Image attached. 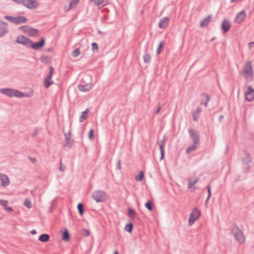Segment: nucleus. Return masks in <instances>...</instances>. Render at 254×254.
Listing matches in <instances>:
<instances>
[{
	"instance_id": "1",
	"label": "nucleus",
	"mask_w": 254,
	"mask_h": 254,
	"mask_svg": "<svg viewBox=\"0 0 254 254\" xmlns=\"http://www.w3.org/2000/svg\"><path fill=\"white\" fill-rule=\"evenodd\" d=\"M15 42L21 44L27 48L38 50L44 46L45 39L42 37L39 41L33 42L28 38L24 35H20L17 37Z\"/></svg>"
},
{
	"instance_id": "2",
	"label": "nucleus",
	"mask_w": 254,
	"mask_h": 254,
	"mask_svg": "<svg viewBox=\"0 0 254 254\" xmlns=\"http://www.w3.org/2000/svg\"><path fill=\"white\" fill-rule=\"evenodd\" d=\"M230 230L236 241L242 245L245 243V236L242 231L238 227L236 224L234 223L230 227Z\"/></svg>"
},
{
	"instance_id": "3",
	"label": "nucleus",
	"mask_w": 254,
	"mask_h": 254,
	"mask_svg": "<svg viewBox=\"0 0 254 254\" xmlns=\"http://www.w3.org/2000/svg\"><path fill=\"white\" fill-rule=\"evenodd\" d=\"M92 197L96 202H104L107 198L106 193L102 190H95L92 193Z\"/></svg>"
},
{
	"instance_id": "4",
	"label": "nucleus",
	"mask_w": 254,
	"mask_h": 254,
	"mask_svg": "<svg viewBox=\"0 0 254 254\" xmlns=\"http://www.w3.org/2000/svg\"><path fill=\"white\" fill-rule=\"evenodd\" d=\"M54 70V68L52 66L49 67V73L44 80V86L46 88H49L51 85L54 84V82L51 79Z\"/></svg>"
},
{
	"instance_id": "5",
	"label": "nucleus",
	"mask_w": 254,
	"mask_h": 254,
	"mask_svg": "<svg viewBox=\"0 0 254 254\" xmlns=\"http://www.w3.org/2000/svg\"><path fill=\"white\" fill-rule=\"evenodd\" d=\"M245 155L246 156L245 157H243L241 159L243 164L246 166L243 167L244 171L247 173L249 172V170L251 168V166L249 165L252 162V158L250 156V153L247 152L246 150H244Z\"/></svg>"
},
{
	"instance_id": "6",
	"label": "nucleus",
	"mask_w": 254,
	"mask_h": 254,
	"mask_svg": "<svg viewBox=\"0 0 254 254\" xmlns=\"http://www.w3.org/2000/svg\"><path fill=\"white\" fill-rule=\"evenodd\" d=\"M200 215V211L197 208H193L189 218V225H192L196 220L199 219Z\"/></svg>"
},
{
	"instance_id": "7",
	"label": "nucleus",
	"mask_w": 254,
	"mask_h": 254,
	"mask_svg": "<svg viewBox=\"0 0 254 254\" xmlns=\"http://www.w3.org/2000/svg\"><path fill=\"white\" fill-rule=\"evenodd\" d=\"M243 75L246 78L252 77L253 76V66L251 61H249L246 63L243 71Z\"/></svg>"
},
{
	"instance_id": "8",
	"label": "nucleus",
	"mask_w": 254,
	"mask_h": 254,
	"mask_svg": "<svg viewBox=\"0 0 254 254\" xmlns=\"http://www.w3.org/2000/svg\"><path fill=\"white\" fill-rule=\"evenodd\" d=\"M21 3L27 8L30 9L36 8L39 5L36 0H22Z\"/></svg>"
},
{
	"instance_id": "9",
	"label": "nucleus",
	"mask_w": 254,
	"mask_h": 254,
	"mask_svg": "<svg viewBox=\"0 0 254 254\" xmlns=\"http://www.w3.org/2000/svg\"><path fill=\"white\" fill-rule=\"evenodd\" d=\"M188 131L190 137L193 140V142L195 144H198L200 141V138L198 132L192 128H189Z\"/></svg>"
},
{
	"instance_id": "10",
	"label": "nucleus",
	"mask_w": 254,
	"mask_h": 254,
	"mask_svg": "<svg viewBox=\"0 0 254 254\" xmlns=\"http://www.w3.org/2000/svg\"><path fill=\"white\" fill-rule=\"evenodd\" d=\"M8 32V24L7 22L0 20V38L4 37Z\"/></svg>"
},
{
	"instance_id": "11",
	"label": "nucleus",
	"mask_w": 254,
	"mask_h": 254,
	"mask_svg": "<svg viewBox=\"0 0 254 254\" xmlns=\"http://www.w3.org/2000/svg\"><path fill=\"white\" fill-rule=\"evenodd\" d=\"M246 100L249 102H252L254 100V89L252 86L248 87V90L245 93Z\"/></svg>"
},
{
	"instance_id": "12",
	"label": "nucleus",
	"mask_w": 254,
	"mask_h": 254,
	"mask_svg": "<svg viewBox=\"0 0 254 254\" xmlns=\"http://www.w3.org/2000/svg\"><path fill=\"white\" fill-rule=\"evenodd\" d=\"M231 27V24L230 21L226 18L224 19L221 26V28L223 33H227L230 30Z\"/></svg>"
},
{
	"instance_id": "13",
	"label": "nucleus",
	"mask_w": 254,
	"mask_h": 254,
	"mask_svg": "<svg viewBox=\"0 0 254 254\" xmlns=\"http://www.w3.org/2000/svg\"><path fill=\"white\" fill-rule=\"evenodd\" d=\"M0 180L1 181V186L6 187L10 184V180L7 175L1 173L0 175Z\"/></svg>"
},
{
	"instance_id": "14",
	"label": "nucleus",
	"mask_w": 254,
	"mask_h": 254,
	"mask_svg": "<svg viewBox=\"0 0 254 254\" xmlns=\"http://www.w3.org/2000/svg\"><path fill=\"white\" fill-rule=\"evenodd\" d=\"M166 140L165 136H164L162 140L159 142V146L160 150V160L163 159L165 156L164 146Z\"/></svg>"
},
{
	"instance_id": "15",
	"label": "nucleus",
	"mask_w": 254,
	"mask_h": 254,
	"mask_svg": "<svg viewBox=\"0 0 254 254\" xmlns=\"http://www.w3.org/2000/svg\"><path fill=\"white\" fill-rule=\"evenodd\" d=\"M246 16L245 10H242L237 13L235 21L236 23H241L244 20Z\"/></svg>"
},
{
	"instance_id": "16",
	"label": "nucleus",
	"mask_w": 254,
	"mask_h": 254,
	"mask_svg": "<svg viewBox=\"0 0 254 254\" xmlns=\"http://www.w3.org/2000/svg\"><path fill=\"white\" fill-rule=\"evenodd\" d=\"M201 96L203 97L200 102V104L204 105L205 107L207 106L208 102L210 101L211 97L207 93H202L201 94Z\"/></svg>"
},
{
	"instance_id": "17",
	"label": "nucleus",
	"mask_w": 254,
	"mask_h": 254,
	"mask_svg": "<svg viewBox=\"0 0 254 254\" xmlns=\"http://www.w3.org/2000/svg\"><path fill=\"white\" fill-rule=\"evenodd\" d=\"M0 92L9 97H13V89L11 88H2L0 89Z\"/></svg>"
},
{
	"instance_id": "18",
	"label": "nucleus",
	"mask_w": 254,
	"mask_h": 254,
	"mask_svg": "<svg viewBox=\"0 0 254 254\" xmlns=\"http://www.w3.org/2000/svg\"><path fill=\"white\" fill-rule=\"evenodd\" d=\"M212 18V16L211 15H209L207 17H205L200 23L199 26L200 27L203 28L206 27L208 25L210 20Z\"/></svg>"
},
{
	"instance_id": "19",
	"label": "nucleus",
	"mask_w": 254,
	"mask_h": 254,
	"mask_svg": "<svg viewBox=\"0 0 254 254\" xmlns=\"http://www.w3.org/2000/svg\"><path fill=\"white\" fill-rule=\"evenodd\" d=\"M169 22V18L167 17H164L161 18L158 23V26L160 28H165L167 27Z\"/></svg>"
},
{
	"instance_id": "20",
	"label": "nucleus",
	"mask_w": 254,
	"mask_h": 254,
	"mask_svg": "<svg viewBox=\"0 0 254 254\" xmlns=\"http://www.w3.org/2000/svg\"><path fill=\"white\" fill-rule=\"evenodd\" d=\"M69 3L68 7L66 8L65 6L64 7V9L65 11H68L71 9L74 8L77 4L79 2V0H69Z\"/></svg>"
},
{
	"instance_id": "21",
	"label": "nucleus",
	"mask_w": 254,
	"mask_h": 254,
	"mask_svg": "<svg viewBox=\"0 0 254 254\" xmlns=\"http://www.w3.org/2000/svg\"><path fill=\"white\" fill-rule=\"evenodd\" d=\"M74 143V140L71 138L66 137L64 139V141L63 143V145L64 147H67L69 148H71L72 147L73 144Z\"/></svg>"
},
{
	"instance_id": "22",
	"label": "nucleus",
	"mask_w": 254,
	"mask_h": 254,
	"mask_svg": "<svg viewBox=\"0 0 254 254\" xmlns=\"http://www.w3.org/2000/svg\"><path fill=\"white\" fill-rule=\"evenodd\" d=\"M92 88V85L90 84H86L84 85H78V89L81 92H86L89 91Z\"/></svg>"
},
{
	"instance_id": "23",
	"label": "nucleus",
	"mask_w": 254,
	"mask_h": 254,
	"mask_svg": "<svg viewBox=\"0 0 254 254\" xmlns=\"http://www.w3.org/2000/svg\"><path fill=\"white\" fill-rule=\"evenodd\" d=\"M27 21V18L22 16L15 17V24L19 25L21 23H25Z\"/></svg>"
},
{
	"instance_id": "24",
	"label": "nucleus",
	"mask_w": 254,
	"mask_h": 254,
	"mask_svg": "<svg viewBox=\"0 0 254 254\" xmlns=\"http://www.w3.org/2000/svg\"><path fill=\"white\" fill-rule=\"evenodd\" d=\"M13 97L22 98L24 97H30L27 94H25L18 90L13 89Z\"/></svg>"
},
{
	"instance_id": "25",
	"label": "nucleus",
	"mask_w": 254,
	"mask_h": 254,
	"mask_svg": "<svg viewBox=\"0 0 254 254\" xmlns=\"http://www.w3.org/2000/svg\"><path fill=\"white\" fill-rule=\"evenodd\" d=\"M70 236L67 229L64 228V231L62 233V239L65 242L70 240Z\"/></svg>"
},
{
	"instance_id": "26",
	"label": "nucleus",
	"mask_w": 254,
	"mask_h": 254,
	"mask_svg": "<svg viewBox=\"0 0 254 254\" xmlns=\"http://www.w3.org/2000/svg\"><path fill=\"white\" fill-rule=\"evenodd\" d=\"M202 108L201 107H197L196 110L192 113V120L196 121L198 119V115L201 112Z\"/></svg>"
},
{
	"instance_id": "27",
	"label": "nucleus",
	"mask_w": 254,
	"mask_h": 254,
	"mask_svg": "<svg viewBox=\"0 0 254 254\" xmlns=\"http://www.w3.org/2000/svg\"><path fill=\"white\" fill-rule=\"evenodd\" d=\"M50 236L47 234H42L39 237L38 240L41 242L45 243L49 241Z\"/></svg>"
},
{
	"instance_id": "28",
	"label": "nucleus",
	"mask_w": 254,
	"mask_h": 254,
	"mask_svg": "<svg viewBox=\"0 0 254 254\" xmlns=\"http://www.w3.org/2000/svg\"><path fill=\"white\" fill-rule=\"evenodd\" d=\"M29 31V32H28L27 35L30 37L35 36L37 35L39 33V30L38 29H35L32 27H30Z\"/></svg>"
},
{
	"instance_id": "29",
	"label": "nucleus",
	"mask_w": 254,
	"mask_h": 254,
	"mask_svg": "<svg viewBox=\"0 0 254 254\" xmlns=\"http://www.w3.org/2000/svg\"><path fill=\"white\" fill-rule=\"evenodd\" d=\"M89 112L88 109L81 113V115L79 117V122H82L84 120H86L88 116V113Z\"/></svg>"
},
{
	"instance_id": "30",
	"label": "nucleus",
	"mask_w": 254,
	"mask_h": 254,
	"mask_svg": "<svg viewBox=\"0 0 254 254\" xmlns=\"http://www.w3.org/2000/svg\"><path fill=\"white\" fill-rule=\"evenodd\" d=\"M197 144H195L194 143H192V144L190 146L188 147L186 150V152L187 154H189L191 151H194L196 148V145Z\"/></svg>"
},
{
	"instance_id": "31",
	"label": "nucleus",
	"mask_w": 254,
	"mask_h": 254,
	"mask_svg": "<svg viewBox=\"0 0 254 254\" xmlns=\"http://www.w3.org/2000/svg\"><path fill=\"white\" fill-rule=\"evenodd\" d=\"M198 180L199 179L198 178H195L193 181H191V179H188L187 181L189 183L188 186V189L191 188L193 186L196 184Z\"/></svg>"
},
{
	"instance_id": "32",
	"label": "nucleus",
	"mask_w": 254,
	"mask_h": 254,
	"mask_svg": "<svg viewBox=\"0 0 254 254\" xmlns=\"http://www.w3.org/2000/svg\"><path fill=\"white\" fill-rule=\"evenodd\" d=\"M133 228V224L132 222L127 224L125 227V230L129 233H131Z\"/></svg>"
},
{
	"instance_id": "33",
	"label": "nucleus",
	"mask_w": 254,
	"mask_h": 254,
	"mask_svg": "<svg viewBox=\"0 0 254 254\" xmlns=\"http://www.w3.org/2000/svg\"><path fill=\"white\" fill-rule=\"evenodd\" d=\"M77 208L78 209L79 214L80 216H82L84 214V205L82 203H79L77 204Z\"/></svg>"
},
{
	"instance_id": "34",
	"label": "nucleus",
	"mask_w": 254,
	"mask_h": 254,
	"mask_svg": "<svg viewBox=\"0 0 254 254\" xmlns=\"http://www.w3.org/2000/svg\"><path fill=\"white\" fill-rule=\"evenodd\" d=\"M127 214L129 217L133 218L136 216V212L133 209L131 208H128Z\"/></svg>"
},
{
	"instance_id": "35",
	"label": "nucleus",
	"mask_w": 254,
	"mask_h": 254,
	"mask_svg": "<svg viewBox=\"0 0 254 254\" xmlns=\"http://www.w3.org/2000/svg\"><path fill=\"white\" fill-rule=\"evenodd\" d=\"M144 178V172L142 171L140 172L139 174L135 176V180L137 182H141Z\"/></svg>"
},
{
	"instance_id": "36",
	"label": "nucleus",
	"mask_w": 254,
	"mask_h": 254,
	"mask_svg": "<svg viewBox=\"0 0 254 254\" xmlns=\"http://www.w3.org/2000/svg\"><path fill=\"white\" fill-rule=\"evenodd\" d=\"M163 46H164L163 42L162 41H160L159 45H158L157 49V51H156V54L157 55H159L161 53V52L163 48Z\"/></svg>"
},
{
	"instance_id": "37",
	"label": "nucleus",
	"mask_w": 254,
	"mask_h": 254,
	"mask_svg": "<svg viewBox=\"0 0 254 254\" xmlns=\"http://www.w3.org/2000/svg\"><path fill=\"white\" fill-rule=\"evenodd\" d=\"M24 204L28 208H30L32 207L31 199L29 198H26L25 199Z\"/></svg>"
},
{
	"instance_id": "38",
	"label": "nucleus",
	"mask_w": 254,
	"mask_h": 254,
	"mask_svg": "<svg viewBox=\"0 0 254 254\" xmlns=\"http://www.w3.org/2000/svg\"><path fill=\"white\" fill-rule=\"evenodd\" d=\"M143 61L145 63H149L151 60V56L149 54H145L143 56Z\"/></svg>"
},
{
	"instance_id": "39",
	"label": "nucleus",
	"mask_w": 254,
	"mask_h": 254,
	"mask_svg": "<svg viewBox=\"0 0 254 254\" xmlns=\"http://www.w3.org/2000/svg\"><path fill=\"white\" fill-rule=\"evenodd\" d=\"M90 2H93L94 4L95 5H104L105 4L104 3V0H89Z\"/></svg>"
},
{
	"instance_id": "40",
	"label": "nucleus",
	"mask_w": 254,
	"mask_h": 254,
	"mask_svg": "<svg viewBox=\"0 0 254 254\" xmlns=\"http://www.w3.org/2000/svg\"><path fill=\"white\" fill-rule=\"evenodd\" d=\"M145 206L150 211H151L153 210L152 202L150 200L147 201L145 203Z\"/></svg>"
},
{
	"instance_id": "41",
	"label": "nucleus",
	"mask_w": 254,
	"mask_h": 254,
	"mask_svg": "<svg viewBox=\"0 0 254 254\" xmlns=\"http://www.w3.org/2000/svg\"><path fill=\"white\" fill-rule=\"evenodd\" d=\"M30 26H28V25H25V26H21L19 27V29H21L22 30V31L25 33V34H28V32H29V29L30 28Z\"/></svg>"
},
{
	"instance_id": "42",
	"label": "nucleus",
	"mask_w": 254,
	"mask_h": 254,
	"mask_svg": "<svg viewBox=\"0 0 254 254\" xmlns=\"http://www.w3.org/2000/svg\"><path fill=\"white\" fill-rule=\"evenodd\" d=\"M3 17L4 19H6L10 22L15 24V17H13L12 16L6 15V16H4Z\"/></svg>"
},
{
	"instance_id": "43",
	"label": "nucleus",
	"mask_w": 254,
	"mask_h": 254,
	"mask_svg": "<svg viewBox=\"0 0 254 254\" xmlns=\"http://www.w3.org/2000/svg\"><path fill=\"white\" fill-rule=\"evenodd\" d=\"M80 54V51L79 49H76L73 50L71 53V56L75 58L78 57Z\"/></svg>"
},
{
	"instance_id": "44",
	"label": "nucleus",
	"mask_w": 254,
	"mask_h": 254,
	"mask_svg": "<svg viewBox=\"0 0 254 254\" xmlns=\"http://www.w3.org/2000/svg\"><path fill=\"white\" fill-rule=\"evenodd\" d=\"M94 137V131L93 129H90L88 133V138L90 140H93Z\"/></svg>"
},
{
	"instance_id": "45",
	"label": "nucleus",
	"mask_w": 254,
	"mask_h": 254,
	"mask_svg": "<svg viewBox=\"0 0 254 254\" xmlns=\"http://www.w3.org/2000/svg\"><path fill=\"white\" fill-rule=\"evenodd\" d=\"M8 200L0 199V205H2L4 207V208H5V207H6V205L8 204Z\"/></svg>"
},
{
	"instance_id": "46",
	"label": "nucleus",
	"mask_w": 254,
	"mask_h": 254,
	"mask_svg": "<svg viewBox=\"0 0 254 254\" xmlns=\"http://www.w3.org/2000/svg\"><path fill=\"white\" fill-rule=\"evenodd\" d=\"M92 46V49L93 51H95L96 50H98V44L95 42H93L91 44Z\"/></svg>"
},
{
	"instance_id": "47",
	"label": "nucleus",
	"mask_w": 254,
	"mask_h": 254,
	"mask_svg": "<svg viewBox=\"0 0 254 254\" xmlns=\"http://www.w3.org/2000/svg\"><path fill=\"white\" fill-rule=\"evenodd\" d=\"M207 191H208V198H210L211 195V186L210 185H208L206 187Z\"/></svg>"
},
{
	"instance_id": "48",
	"label": "nucleus",
	"mask_w": 254,
	"mask_h": 254,
	"mask_svg": "<svg viewBox=\"0 0 254 254\" xmlns=\"http://www.w3.org/2000/svg\"><path fill=\"white\" fill-rule=\"evenodd\" d=\"M65 169H66L65 166L62 164V161H61V162H60V168H59V170L63 172V171H65Z\"/></svg>"
},
{
	"instance_id": "49",
	"label": "nucleus",
	"mask_w": 254,
	"mask_h": 254,
	"mask_svg": "<svg viewBox=\"0 0 254 254\" xmlns=\"http://www.w3.org/2000/svg\"><path fill=\"white\" fill-rule=\"evenodd\" d=\"M83 232H84V234H83V235L85 236V237H87L90 234V232L87 229H83Z\"/></svg>"
},
{
	"instance_id": "50",
	"label": "nucleus",
	"mask_w": 254,
	"mask_h": 254,
	"mask_svg": "<svg viewBox=\"0 0 254 254\" xmlns=\"http://www.w3.org/2000/svg\"><path fill=\"white\" fill-rule=\"evenodd\" d=\"M117 169H119V170H121V160H119L117 164Z\"/></svg>"
},
{
	"instance_id": "51",
	"label": "nucleus",
	"mask_w": 254,
	"mask_h": 254,
	"mask_svg": "<svg viewBox=\"0 0 254 254\" xmlns=\"http://www.w3.org/2000/svg\"><path fill=\"white\" fill-rule=\"evenodd\" d=\"M4 209L7 211L8 212L13 211V208L11 207L7 206V205H6V207H5Z\"/></svg>"
},
{
	"instance_id": "52",
	"label": "nucleus",
	"mask_w": 254,
	"mask_h": 254,
	"mask_svg": "<svg viewBox=\"0 0 254 254\" xmlns=\"http://www.w3.org/2000/svg\"><path fill=\"white\" fill-rule=\"evenodd\" d=\"M71 132L70 129L68 131L67 133H64L65 138H66V137L71 138Z\"/></svg>"
},
{
	"instance_id": "53",
	"label": "nucleus",
	"mask_w": 254,
	"mask_h": 254,
	"mask_svg": "<svg viewBox=\"0 0 254 254\" xmlns=\"http://www.w3.org/2000/svg\"><path fill=\"white\" fill-rule=\"evenodd\" d=\"M28 159L30 161H31L33 164H35L36 162V159L34 157H28Z\"/></svg>"
},
{
	"instance_id": "54",
	"label": "nucleus",
	"mask_w": 254,
	"mask_h": 254,
	"mask_svg": "<svg viewBox=\"0 0 254 254\" xmlns=\"http://www.w3.org/2000/svg\"><path fill=\"white\" fill-rule=\"evenodd\" d=\"M224 116L223 115H221L219 116V119H218L219 123H221L222 122V121L224 119Z\"/></svg>"
},
{
	"instance_id": "55",
	"label": "nucleus",
	"mask_w": 254,
	"mask_h": 254,
	"mask_svg": "<svg viewBox=\"0 0 254 254\" xmlns=\"http://www.w3.org/2000/svg\"><path fill=\"white\" fill-rule=\"evenodd\" d=\"M38 133V131L36 129H34V132L32 134L33 137H35Z\"/></svg>"
},
{
	"instance_id": "56",
	"label": "nucleus",
	"mask_w": 254,
	"mask_h": 254,
	"mask_svg": "<svg viewBox=\"0 0 254 254\" xmlns=\"http://www.w3.org/2000/svg\"><path fill=\"white\" fill-rule=\"evenodd\" d=\"M161 109V107L160 105H159L158 108H157V109L156 110L155 113L156 114L159 113V112L160 111Z\"/></svg>"
},
{
	"instance_id": "57",
	"label": "nucleus",
	"mask_w": 254,
	"mask_h": 254,
	"mask_svg": "<svg viewBox=\"0 0 254 254\" xmlns=\"http://www.w3.org/2000/svg\"><path fill=\"white\" fill-rule=\"evenodd\" d=\"M241 180V176L240 175H238L236 178V180H235V181L236 182H238V181H240Z\"/></svg>"
},
{
	"instance_id": "58",
	"label": "nucleus",
	"mask_w": 254,
	"mask_h": 254,
	"mask_svg": "<svg viewBox=\"0 0 254 254\" xmlns=\"http://www.w3.org/2000/svg\"><path fill=\"white\" fill-rule=\"evenodd\" d=\"M30 233L32 235H35L36 234L37 232L35 230H32L30 231Z\"/></svg>"
},
{
	"instance_id": "59",
	"label": "nucleus",
	"mask_w": 254,
	"mask_h": 254,
	"mask_svg": "<svg viewBox=\"0 0 254 254\" xmlns=\"http://www.w3.org/2000/svg\"><path fill=\"white\" fill-rule=\"evenodd\" d=\"M12 0L17 3H21V2L22 1V0Z\"/></svg>"
},
{
	"instance_id": "60",
	"label": "nucleus",
	"mask_w": 254,
	"mask_h": 254,
	"mask_svg": "<svg viewBox=\"0 0 254 254\" xmlns=\"http://www.w3.org/2000/svg\"><path fill=\"white\" fill-rule=\"evenodd\" d=\"M52 50H53V49H52V48H50L47 49L46 50V51H47V52H51V51H52Z\"/></svg>"
},
{
	"instance_id": "61",
	"label": "nucleus",
	"mask_w": 254,
	"mask_h": 254,
	"mask_svg": "<svg viewBox=\"0 0 254 254\" xmlns=\"http://www.w3.org/2000/svg\"><path fill=\"white\" fill-rule=\"evenodd\" d=\"M210 198H208V196H207L206 199V200H205V202L206 203H207L208 201L209 200Z\"/></svg>"
},
{
	"instance_id": "62",
	"label": "nucleus",
	"mask_w": 254,
	"mask_h": 254,
	"mask_svg": "<svg viewBox=\"0 0 254 254\" xmlns=\"http://www.w3.org/2000/svg\"><path fill=\"white\" fill-rule=\"evenodd\" d=\"M251 44L254 45V42H251L249 44V46H251Z\"/></svg>"
},
{
	"instance_id": "63",
	"label": "nucleus",
	"mask_w": 254,
	"mask_h": 254,
	"mask_svg": "<svg viewBox=\"0 0 254 254\" xmlns=\"http://www.w3.org/2000/svg\"><path fill=\"white\" fill-rule=\"evenodd\" d=\"M114 254H119L118 251L117 250L115 251Z\"/></svg>"
},
{
	"instance_id": "64",
	"label": "nucleus",
	"mask_w": 254,
	"mask_h": 254,
	"mask_svg": "<svg viewBox=\"0 0 254 254\" xmlns=\"http://www.w3.org/2000/svg\"><path fill=\"white\" fill-rule=\"evenodd\" d=\"M231 0V2H235L236 1V0Z\"/></svg>"
}]
</instances>
